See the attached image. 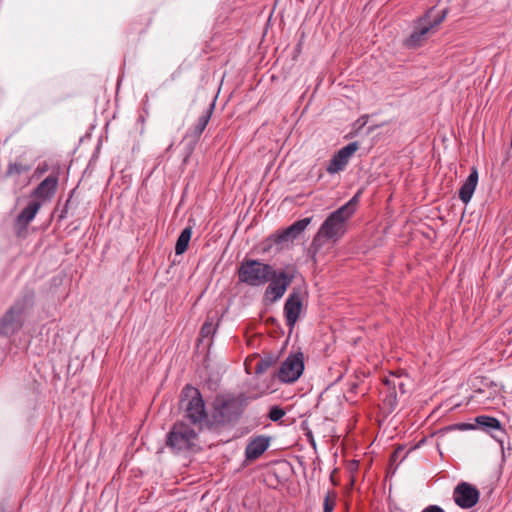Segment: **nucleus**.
I'll list each match as a JSON object with an SVG mask.
<instances>
[{
    "instance_id": "obj_5",
    "label": "nucleus",
    "mask_w": 512,
    "mask_h": 512,
    "mask_svg": "<svg viewBox=\"0 0 512 512\" xmlns=\"http://www.w3.org/2000/svg\"><path fill=\"white\" fill-rule=\"evenodd\" d=\"M181 403L184 410V416L194 425L206 424L210 416L206 412L205 401L197 388L186 385L181 392Z\"/></svg>"
},
{
    "instance_id": "obj_7",
    "label": "nucleus",
    "mask_w": 512,
    "mask_h": 512,
    "mask_svg": "<svg viewBox=\"0 0 512 512\" xmlns=\"http://www.w3.org/2000/svg\"><path fill=\"white\" fill-rule=\"evenodd\" d=\"M33 296L17 300L0 319V335H11L22 327V315L32 305Z\"/></svg>"
},
{
    "instance_id": "obj_21",
    "label": "nucleus",
    "mask_w": 512,
    "mask_h": 512,
    "mask_svg": "<svg viewBox=\"0 0 512 512\" xmlns=\"http://www.w3.org/2000/svg\"><path fill=\"white\" fill-rule=\"evenodd\" d=\"M476 420L478 424L486 428L502 430L501 423L497 418L490 416H479Z\"/></svg>"
},
{
    "instance_id": "obj_6",
    "label": "nucleus",
    "mask_w": 512,
    "mask_h": 512,
    "mask_svg": "<svg viewBox=\"0 0 512 512\" xmlns=\"http://www.w3.org/2000/svg\"><path fill=\"white\" fill-rule=\"evenodd\" d=\"M198 433L183 421L176 422L167 434L166 445L173 452L190 451L196 446Z\"/></svg>"
},
{
    "instance_id": "obj_35",
    "label": "nucleus",
    "mask_w": 512,
    "mask_h": 512,
    "mask_svg": "<svg viewBox=\"0 0 512 512\" xmlns=\"http://www.w3.org/2000/svg\"><path fill=\"white\" fill-rule=\"evenodd\" d=\"M0 512H3L2 510Z\"/></svg>"
},
{
    "instance_id": "obj_19",
    "label": "nucleus",
    "mask_w": 512,
    "mask_h": 512,
    "mask_svg": "<svg viewBox=\"0 0 512 512\" xmlns=\"http://www.w3.org/2000/svg\"><path fill=\"white\" fill-rule=\"evenodd\" d=\"M41 204L37 201L30 202L18 215L17 222L21 226H27L36 216Z\"/></svg>"
},
{
    "instance_id": "obj_4",
    "label": "nucleus",
    "mask_w": 512,
    "mask_h": 512,
    "mask_svg": "<svg viewBox=\"0 0 512 512\" xmlns=\"http://www.w3.org/2000/svg\"><path fill=\"white\" fill-rule=\"evenodd\" d=\"M273 273V267L256 259L245 258L237 270L238 280L251 287L265 285Z\"/></svg>"
},
{
    "instance_id": "obj_17",
    "label": "nucleus",
    "mask_w": 512,
    "mask_h": 512,
    "mask_svg": "<svg viewBox=\"0 0 512 512\" xmlns=\"http://www.w3.org/2000/svg\"><path fill=\"white\" fill-rule=\"evenodd\" d=\"M352 156V143L347 144L340 149L331 159L327 171L330 174L337 173L344 169L347 165L349 158Z\"/></svg>"
},
{
    "instance_id": "obj_12",
    "label": "nucleus",
    "mask_w": 512,
    "mask_h": 512,
    "mask_svg": "<svg viewBox=\"0 0 512 512\" xmlns=\"http://www.w3.org/2000/svg\"><path fill=\"white\" fill-rule=\"evenodd\" d=\"M479 497V490L468 482L458 483L453 490V500L462 509L474 507L478 503Z\"/></svg>"
},
{
    "instance_id": "obj_25",
    "label": "nucleus",
    "mask_w": 512,
    "mask_h": 512,
    "mask_svg": "<svg viewBox=\"0 0 512 512\" xmlns=\"http://www.w3.org/2000/svg\"><path fill=\"white\" fill-rule=\"evenodd\" d=\"M22 172V166L17 163H11L7 169V175L20 174Z\"/></svg>"
},
{
    "instance_id": "obj_27",
    "label": "nucleus",
    "mask_w": 512,
    "mask_h": 512,
    "mask_svg": "<svg viewBox=\"0 0 512 512\" xmlns=\"http://www.w3.org/2000/svg\"><path fill=\"white\" fill-rule=\"evenodd\" d=\"M422 512H444V510L437 505H430L426 507Z\"/></svg>"
},
{
    "instance_id": "obj_3",
    "label": "nucleus",
    "mask_w": 512,
    "mask_h": 512,
    "mask_svg": "<svg viewBox=\"0 0 512 512\" xmlns=\"http://www.w3.org/2000/svg\"><path fill=\"white\" fill-rule=\"evenodd\" d=\"M435 8H430L422 17H419L414 24L413 32L404 40V46L409 49L420 47L429 37L435 33L437 27L445 20L447 9L434 15Z\"/></svg>"
},
{
    "instance_id": "obj_16",
    "label": "nucleus",
    "mask_w": 512,
    "mask_h": 512,
    "mask_svg": "<svg viewBox=\"0 0 512 512\" xmlns=\"http://www.w3.org/2000/svg\"><path fill=\"white\" fill-rule=\"evenodd\" d=\"M58 186V178L55 175H49L43 181L39 183V185L34 189L33 196L40 198L42 200L51 199Z\"/></svg>"
},
{
    "instance_id": "obj_34",
    "label": "nucleus",
    "mask_w": 512,
    "mask_h": 512,
    "mask_svg": "<svg viewBox=\"0 0 512 512\" xmlns=\"http://www.w3.org/2000/svg\"><path fill=\"white\" fill-rule=\"evenodd\" d=\"M496 439L500 442L501 445L503 444V440L502 439H500V438H496Z\"/></svg>"
},
{
    "instance_id": "obj_28",
    "label": "nucleus",
    "mask_w": 512,
    "mask_h": 512,
    "mask_svg": "<svg viewBox=\"0 0 512 512\" xmlns=\"http://www.w3.org/2000/svg\"><path fill=\"white\" fill-rule=\"evenodd\" d=\"M454 427H455V428H458V429H460V430H466V429H468V428H470V427H472V426H471V425H469V424L462 423V424H457V425H455Z\"/></svg>"
},
{
    "instance_id": "obj_26",
    "label": "nucleus",
    "mask_w": 512,
    "mask_h": 512,
    "mask_svg": "<svg viewBox=\"0 0 512 512\" xmlns=\"http://www.w3.org/2000/svg\"><path fill=\"white\" fill-rule=\"evenodd\" d=\"M334 509V500L330 498L329 494L324 499V512H332Z\"/></svg>"
},
{
    "instance_id": "obj_9",
    "label": "nucleus",
    "mask_w": 512,
    "mask_h": 512,
    "mask_svg": "<svg viewBox=\"0 0 512 512\" xmlns=\"http://www.w3.org/2000/svg\"><path fill=\"white\" fill-rule=\"evenodd\" d=\"M312 217H306L303 219H300L284 230H282L279 233H275L270 235L267 240L266 244L267 247L264 248V250L270 249L273 245H280L284 242L293 241L296 239L304 230L308 227V225L311 223Z\"/></svg>"
},
{
    "instance_id": "obj_13",
    "label": "nucleus",
    "mask_w": 512,
    "mask_h": 512,
    "mask_svg": "<svg viewBox=\"0 0 512 512\" xmlns=\"http://www.w3.org/2000/svg\"><path fill=\"white\" fill-rule=\"evenodd\" d=\"M302 308L303 303L301 294L293 291L286 299L283 308L286 324L289 326L290 330L294 328L295 323L299 319Z\"/></svg>"
},
{
    "instance_id": "obj_22",
    "label": "nucleus",
    "mask_w": 512,
    "mask_h": 512,
    "mask_svg": "<svg viewBox=\"0 0 512 512\" xmlns=\"http://www.w3.org/2000/svg\"><path fill=\"white\" fill-rule=\"evenodd\" d=\"M217 324H214L212 321H206L200 330V337L202 339L213 336L216 333Z\"/></svg>"
},
{
    "instance_id": "obj_15",
    "label": "nucleus",
    "mask_w": 512,
    "mask_h": 512,
    "mask_svg": "<svg viewBox=\"0 0 512 512\" xmlns=\"http://www.w3.org/2000/svg\"><path fill=\"white\" fill-rule=\"evenodd\" d=\"M402 374L390 373L388 376H385L382 379L383 385L387 388L388 395L387 400L392 403L396 400L397 389L400 390L401 393H405V379Z\"/></svg>"
},
{
    "instance_id": "obj_11",
    "label": "nucleus",
    "mask_w": 512,
    "mask_h": 512,
    "mask_svg": "<svg viewBox=\"0 0 512 512\" xmlns=\"http://www.w3.org/2000/svg\"><path fill=\"white\" fill-rule=\"evenodd\" d=\"M214 109L215 103L212 102L209 104L206 110L200 115L196 124L184 136V140L187 141V156H189L193 152L196 144L198 143L202 133L206 129L211 119Z\"/></svg>"
},
{
    "instance_id": "obj_10",
    "label": "nucleus",
    "mask_w": 512,
    "mask_h": 512,
    "mask_svg": "<svg viewBox=\"0 0 512 512\" xmlns=\"http://www.w3.org/2000/svg\"><path fill=\"white\" fill-rule=\"evenodd\" d=\"M304 370L303 355L292 354L281 364L278 370V378L283 383H292L296 381Z\"/></svg>"
},
{
    "instance_id": "obj_33",
    "label": "nucleus",
    "mask_w": 512,
    "mask_h": 512,
    "mask_svg": "<svg viewBox=\"0 0 512 512\" xmlns=\"http://www.w3.org/2000/svg\"><path fill=\"white\" fill-rule=\"evenodd\" d=\"M354 464V470L356 469V466L358 465V462L356 460L353 461Z\"/></svg>"
},
{
    "instance_id": "obj_14",
    "label": "nucleus",
    "mask_w": 512,
    "mask_h": 512,
    "mask_svg": "<svg viewBox=\"0 0 512 512\" xmlns=\"http://www.w3.org/2000/svg\"><path fill=\"white\" fill-rule=\"evenodd\" d=\"M271 438L266 435H258L249 439L245 447V459L254 461L258 459L270 446Z\"/></svg>"
},
{
    "instance_id": "obj_31",
    "label": "nucleus",
    "mask_w": 512,
    "mask_h": 512,
    "mask_svg": "<svg viewBox=\"0 0 512 512\" xmlns=\"http://www.w3.org/2000/svg\"><path fill=\"white\" fill-rule=\"evenodd\" d=\"M363 377H367L370 374V371H363L361 372Z\"/></svg>"
},
{
    "instance_id": "obj_24",
    "label": "nucleus",
    "mask_w": 512,
    "mask_h": 512,
    "mask_svg": "<svg viewBox=\"0 0 512 512\" xmlns=\"http://www.w3.org/2000/svg\"><path fill=\"white\" fill-rule=\"evenodd\" d=\"M272 365V361L269 359H261L255 366V373L261 374L265 372Z\"/></svg>"
},
{
    "instance_id": "obj_23",
    "label": "nucleus",
    "mask_w": 512,
    "mask_h": 512,
    "mask_svg": "<svg viewBox=\"0 0 512 512\" xmlns=\"http://www.w3.org/2000/svg\"><path fill=\"white\" fill-rule=\"evenodd\" d=\"M284 415L285 411L282 408L278 406H273L269 411L268 417L271 421L276 422L280 420Z\"/></svg>"
},
{
    "instance_id": "obj_2",
    "label": "nucleus",
    "mask_w": 512,
    "mask_h": 512,
    "mask_svg": "<svg viewBox=\"0 0 512 512\" xmlns=\"http://www.w3.org/2000/svg\"><path fill=\"white\" fill-rule=\"evenodd\" d=\"M247 406V397L243 394L237 396L219 395L215 398L208 428H217L233 425L241 418Z\"/></svg>"
},
{
    "instance_id": "obj_29",
    "label": "nucleus",
    "mask_w": 512,
    "mask_h": 512,
    "mask_svg": "<svg viewBox=\"0 0 512 512\" xmlns=\"http://www.w3.org/2000/svg\"><path fill=\"white\" fill-rule=\"evenodd\" d=\"M68 203H69V201H67L64 209L62 210L60 218H64L65 217V214L67 213Z\"/></svg>"
},
{
    "instance_id": "obj_8",
    "label": "nucleus",
    "mask_w": 512,
    "mask_h": 512,
    "mask_svg": "<svg viewBox=\"0 0 512 512\" xmlns=\"http://www.w3.org/2000/svg\"><path fill=\"white\" fill-rule=\"evenodd\" d=\"M295 277V269L293 266H288L285 270L277 271L273 268V273L269 279V284L265 289V300L274 303L280 300L287 288L292 283Z\"/></svg>"
},
{
    "instance_id": "obj_20",
    "label": "nucleus",
    "mask_w": 512,
    "mask_h": 512,
    "mask_svg": "<svg viewBox=\"0 0 512 512\" xmlns=\"http://www.w3.org/2000/svg\"><path fill=\"white\" fill-rule=\"evenodd\" d=\"M192 235V227L187 226L185 227L182 232L180 233L176 245H175V253L176 255L183 254L189 245L190 239Z\"/></svg>"
},
{
    "instance_id": "obj_1",
    "label": "nucleus",
    "mask_w": 512,
    "mask_h": 512,
    "mask_svg": "<svg viewBox=\"0 0 512 512\" xmlns=\"http://www.w3.org/2000/svg\"><path fill=\"white\" fill-rule=\"evenodd\" d=\"M352 216V199L332 212L321 224L313 237L309 251L315 257L324 249L338 242L348 230V220Z\"/></svg>"
},
{
    "instance_id": "obj_30",
    "label": "nucleus",
    "mask_w": 512,
    "mask_h": 512,
    "mask_svg": "<svg viewBox=\"0 0 512 512\" xmlns=\"http://www.w3.org/2000/svg\"><path fill=\"white\" fill-rule=\"evenodd\" d=\"M360 193H361V191H359L357 194H355V195H354V197H353L354 204L356 203V201H357V197H358V195H359Z\"/></svg>"
},
{
    "instance_id": "obj_18",
    "label": "nucleus",
    "mask_w": 512,
    "mask_h": 512,
    "mask_svg": "<svg viewBox=\"0 0 512 512\" xmlns=\"http://www.w3.org/2000/svg\"><path fill=\"white\" fill-rule=\"evenodd\" d=\"M478 183V170L476 167L471 168V172L465 182L459 189V199L464 203L468 204L473 196V193Z\"/></svg>"
},
{
    "instance_id": "obj_32",
    "label": "nucleus",
    "mask_w": 512,
    "mask_h": 512,
    "mask_svg": "<svg viewBox=\"0 0 512 512\" xmlns=\"http://www.w3.org/2000/svg\"><path fill=\"white\" fill-rule=\"evenodd\" d=\"M353 149H354V153L358 150V145H357V142H354V146H353Z\"/></svg>"
}]
</instances>
